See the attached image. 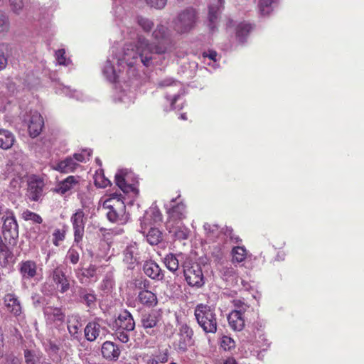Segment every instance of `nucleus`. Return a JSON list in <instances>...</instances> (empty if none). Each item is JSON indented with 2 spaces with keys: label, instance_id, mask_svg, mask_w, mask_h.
Here are the masks:
<instances>
[{
  "label": "nucleus",
  "instance_id": "35",
  "mask_svg": "<svg viewBox=\"0 0 364 364\" xmlns=\"http://www.w3.org/2000/svg\"><path fill=\"white\" fill-rule=\"evenodd\" d=\"M134 247L130 246L127 247L124 251V262L129 264L128 268L129 269H133L134 268V262L136 260L134 257Z\"/></svg>",
  "mask_w": 364,
  "mask_h": 364
},
{
  "label": "nucleus",
  "instance_id": "61",
  "mask_svg": "<svg viewBox=\"0 0 364 364\" xmlns=\"http://www.w3.org/2000/svg\"><path fill=\"white\" fill-rule=\"evenodd\" d=\"M221 272L224 276L230 277V276L232 275V274L234 273V271L232 267H223Z\"/></svg>",
  "mask_w": 364,
  "mask_h": 364
},
{
  "label": "nucleus",
  "instance_id": "60",
  "mask_svg": "<svg viewBox=\"0 0 364 364\" xmlns=\"http://www.w3.org/2000/svg\"><path fill=\"white\" fill-rule=\"evenodd\" d=\"M7 63V58L4 53H0V71L6 68Z\"/></svg>",
  "mask_w": 364,
  "mask_h": 364
},
{
  "label": "nucleus",
  "instance_id": "40",
  "mask_svg": "<svg viewBox=\"0 0 364 364\" xmlns=\"http://www.w3.org/2000/svg\"><path fill=\"white\" fill-rule=\"evenodd\" d=\"M66 228L63 229H55L53 233V243L55 246L58 247L60 242L63 241L65 238Z\"/></svg>",
  "mask_w": 364,
  "mask_h": 364
},
{
  "label": "nucleus",
  "instance_id": "28",
  "mask_svg": "<svg viewBox=\"0 0 364 364\" xmlns=\"http://www.w3.org/2000/svg\"><path fill=\"white\" fill-rule=\"evenodd\" d=\"M159 313L156 310H151L150 312L143 314L141 317V323L144 328H151L154 327L159 321Z\"/></svg>",
  "mask_w": 364,
  "mask_h": 364
},
{
  "label": "nucleus",
  "instance_id": "52",
  "mask_svg": "<svg viewBox=\"0 0 364 364\" xmlns=\"http://www.w3.org/2000/svg\"><path fill=\"white\" fill-rule=\"evenodd\" d=\"M206 234L210 237H215L218 233V227L216 225L205 223L203 225Z\"/></svg>",
  "mask_w": 364,
  "mask_h": 364
},
{
  "label": "nucleus",
  "instance_id": "8",
  "mask_svg": "<svg viewBox=\"0 0 364 364\" xmlns=\"http://www.w3.org/2000/svg\"><path fill=\"white\" fill-rule=\"evenodd\" d=\"M183 274L186 282L191 287L199 288L205 283L201 267L197 263L192 264L190 266L185 265Z\"/></svg>",
  "mask_w": 364,
  "mask_h": 364
},
{
  "label": "nucleus",
  "instance_id": "9",
  "mask_svg": "<svg viewBox=\"0 0 364 364\" xmlns=\"http://www.w3.org/2000/svg\"><path fill=\"white\" fill-rule=\"evenodd\" d=\"M74 231V242L78 245L82 240L85 233L86 218L84 211L78 209L70 218Z\"/></svg>",
  "mask_w": 364,
  "mask_h": 364
},
{
  "label": "nucleus",
  "instance_id": "3",
  "mask_svg": "<svg viewBox=\"0 0 364 364\" xmlns=\"http://www.w3.org/2000/svg\"><path fill=\"white\" fill-rule=\"evenodd\" d=\"M162 214L156 202H154L149 210L145 212L141 220V232L146 237L147 242L151 245H155L160 242L162 239V233L159 229L155 228H151L149 232L146 233L144 226L160 223L162 221Z\"/></svg>",
  "mask_w": 364,
  "mask_h": 364
},
{
  "label": "nucleus",
  "instance_id": "1",
  "mask_svg": "<svg viewBox=\"0 0 364 364\" xmlns=\"http://www.w3.org/2000/svg\"><path fill=\"white\" fill-rule=\"evenodd\" d=\"M171 31L165 25L159 23L152 33V36L160 45L153 46L148 43L144 38L138 36V51L140 52L141 63L146 67L151 63L153 53L162 54L166 51V46L164 45L171 38Z\"/></svg>",
  "mask_w": 364,
  "mask_h": 364
},
{
  "label": "nucleus",
  "instance_id": "16",
  "mask_svg": "<svg viewBox=\"0 0 364 364\" xmlns=\"http://www.w3.org/2000/svg\"><path fill=\"white\" fill-rule=\"evenodd\" d=\"M159 85L160 87H173L177 89V93L174 95H168L166 96L167 99L171 102V107L172 109H175L174 104L177 101L179 96L183 94V86L181 83L178 81L173 80L171 78H166L161 80Z\"/></svg>",
  "mask_w": 364,
  "mask_h": 364
},
{
  "label": "nucleus",
  "instance_id": "5",
  "mask_svg": "<svg viewBox=\"0 0 364 364\" xmlns=\"http://www.w3.org/2000/svg\"><path fill=\"white\" fill-rule=\"evenodd\" d=\"M198 18L197 11L192 7L181 11L173 21L175 31L180 34L190 32L195 28Z\"/></svg>",
  "mask_w": 364,
  "mask_h": 364
},
{
  "label": "nucleus",
  "instance_id": "48",
  "mask_svg": "<svg viewBox=\"0 0 364 364\" xmlns=\"http://www.w3.org/2000/svg\"><path fill=\"white\" fill-rule=\"evenodd\" d=\"M66 257L73 264H76L79 262V252L73 246L69 249Z\"/></svg>",
  "mask_w": 364,
  "mask_h": 364
},
{
  "label": "nucleus",
  "instance_id": "31",
  "mask_svg": "<svg viewBox=\"0 0 364 364\" xmlns=\"http://www.w3.org/2000/svg\"><path fill=\"white\" fill-rule=\"evenodd\" d=\"M102 73L106 78L111 82H117L119 78V75L109 59L105 62Z\"/></svg>",
  "mask_w": 364,
  "mask_h": 364
},
{
  "label": "nucleus",
  "instance_id": "4",
  "mask_svg": "<svg viewBox=\"0 0 364 364\" xmlns=\"http://www.w3.org/2000/svg\"><path fill=\"white\" fill-rule=\"evenodd\" d=\"M194 315L198 325L206 333H215L217 331L216 315L210 306L203 304H198Z\"/></svg>",
  "mask_w": 364,
  "mask_h": 364
},
{
  "label": "nucleus",
  "instance_id": "58",
  "mask_svg": "<svg viewBox=\"0 0 364 364\" xmlns=\"http://www.w3.org/2000/svg\"><path fill=\"white\" fill-rule=\"evenodd\" d=\"M124 330L118 329L116 333L118 339L122 343H127L129 340L130 332L131 331H124Z\"/></svg>",
  "mask_w": 364,
  "mask_h": 364
},
{
  "label": "nucleus",
  "instance_id": "19",
  "mask_svg": "<svg viewBox=\"0 0 364 364\" xmlns=\"http://www.w3.org/2000/svg\"><path fill=\"white\" fill-rule=\"evenodd\" d=\"M79 177L74 176H70L62 181H60L54 188L55 193L61 195L74 189L77 186L79 185Z\"/></svg>",
  "mask_w": 364,
  "mask_h": 364
},
{
  "label": "nucleus",
  "instance_id": "24",
  "mask_svg": "<svg viewBox=\"0 0 364 364\" xmlns=\"http://www.w3.org/2000/svg\"><path fill=\"white\" fill-rule=\"evenodd\" d=\"M68 330L70 334L76 339H79L80 337V333L79 331L82 326L80 321V317L78 315H70L68 317Z\"/></svg>",
  "mask_w": 364,
  "mask_h": 364
},
{
  "label": "nucleus",
  "instance_id": "38",
  "mask_svg": "<svg viewBox=\"0 0 364 364\" xmlns=\"http://www.w3.org/2000/svg\"><path fill=\"white\" fill-rule=\"evenodd\" d=\"M22 218L26 221L31 220L36 224H41L43 223V218L40 215L29 210H26L22 213Z\"/></svg>",
  "mask_w": 364,
  "mask_h": 364
},
{
  "label": "nucleus",
  "instance_id": "17",
  "mask_svg": "<svg viewBox=\"0 0 364 364\" xmlns=\"http://www.w3.org/2000/svg\"><path fill=\"white\" fill-rule=\"evenodd\" d=\"M116 326L122 330L132 331L134 329L135 322L132 314L127 310L123 311L115 321Z\"/></svg>",
  "mask_w": 364,
  "mask_h": 364
},
{
  "label": "nucleus",
  "instance_id": "63",
  "mask_svg": "<svg viewBox=\"0 0 364 364\" xmlns=\"http://www.w3.org/2000/svg\"><path fill=\"white\" fill-rule=\"evenodd\" d=\"M7 210H9V208H5L4 206L0 205V220H2V218L4 216L5 213Z\"/></svg>",
  "mask_w": 364,
  "mask_h": 364
},
{
  "label": "nucleus",
  "instance_id": "36",
  "mask_svg": "<svg viewBox=\"0 0 364 364\" xmlns=\"http://www.w3.org/2000/svg\"><path fill=\"white\" fill-rule=\"evenodd\" d=\"M46 314L50 316L54 321L63 322L65 319V314L59 308L48 307Z\"/></svg>",
  "mask_w": 364,
  "mask_h": 364
},
{
  "label": "nucleus",
  "instance_id": "14",
  "mask_svg": "<svg viewBox=\"0 0 364 364\" xmlns=\"http://www.w3.org/2000/svg\"><path fill=\"white\" fill-rule=\"evenodd\" d=\"M132 173L127 170L119 171L115 175L117 186L124 192H134L136 189L134 183H129Z\"/></svg>",
  "mask_w": 364,
  "mask_h": 364
},
{
  "label": "nucleus",
  "instance_id": "62",
  "mask_svg": "<svg viewBox=\"0 0 364 364\" xmlns=\"http://www.w3.org/2000/svg\"><path fill=\"white\" fill-rule=\"evenodd\" d=\"M150 282L146 279L140 282V285H143L144 290H148L150 288Z\"/></svg>",
  "mask_w": 364,
  "mask_h": 364
},
{
  "label": "nucleus",
  "instance_id": "64",
  "mask_svg": "<svg viewBox=\"0 0 364 364\" xmlns=\"http://www.w3.org/2000/svg\"><path fill=\"white\" fill-rule=\"evenodd\" d=\"M223 364H237V363L233 358H228L224 361Z\"/></svg>",
  "mask_w": 364,
  "mask_h": 364
},
{
  "label": "nucleus",
  "instance_id": "54",
  "mask_svg": "<svg viewBox=\"0 0 364 364\" xmlns=\"http://www.w3.org/2000/svg\"><path fill=\"white\" fill-rule=\"evenodd\" d=\"M233 304L235 308V310H240L241 314H243L245 311L249 308V306L241 299L234 300Z\"/></svg>",
  "mask_w": 364,
  "mask_h": 364
},
{
  "label": "nucleus",
  "instance_id": "11",
  "mask_svg": "<svg viewBox=\"0 0 364 364\" xmlns=\"http://www.w3.org/2000/svg\"><path fill=\"white\" fill-rule=\"evenodd\" d=\"M100 321V319H95L86 325L84 333L85 337L88 341H94L107 334V329L102 326Z\"/></svg>",
  "mask_w": 364,
  "mask_h": 364
},
{
  "label": "nucleus",
  "instance_id": "18",
  "mask_svg": "<svg viewBox=\"0 0 364 364\" xmlns=\"http://www.w3.org/2000/svg\"><path fill=\"white\" fill-rule=\"evenodd\" d=\"M144 274L152 279L161 281L164 279V274L159 266L154 261H146L143 265Z\"/></svg>",
  "mask_w": 364,
  "mask_h": 364
},
{
  "label": "nucleus",
  "instance_id": "45",
  "mask_svg": "<svg viewBox=\"0 0 364 364\" xmlns=\"http://www.w3.org/2000/svg\"><path fill=\"white\" fill-rule=\"evenodd\" d=\"M10 28L9 16L0 11V33L7 32Z\"/></svg>",
  "mask_w": 364,
  "mask_h": 364
},
{
  "label": "nucleus",
  "instance_id": "51",
  "mask_svg": "<svg viewBox=\"0 0 364 364\" xmlns=\"http://www.w3.org/2000/svg\"><path fill=\"white\" fill-rule=\"evenodd\" d=\"M25 361L26 364H37L38 358L36 354L30 350H26L24 351Z\"/></svg>",
  "mask_w": 364,
  "mask_h": 364
},
{
  "label": "nucleus",
  "instance_id": "32",
  "mask_svg": "<svg viewBox=\"0 0 364 364\" xmlns=\"http://www.w3.org/2000/svg\"><path fill=\"white\" fill-rule=\"evenodd\" d=\"M118 206L116 204H112V200H105L103 203V207L109 209V211L107 213V217L112 223L117 222L119 219V215L116 210V207Z\"/></svg>",
  "mask_w": 364,
  "mask_h": 364
},
{
  "label": "nucleus",
  "instance_id": "43",
  "mask_svg": "<svg viewBox=\"0 0 364 364\" xmlns=\"http://www.w3.org/2000/svg\"><path fill=\"white\" fill-rule=\"evenodd\" d=\"M191 344L192 339L179 336V340L175 343L174 346L178 350L185 352Z\"/></svg>",
  "mask_w": 364,
  "mask_h": 364
},
{
  "label": "nucleus",
  "instance_id": "22",
  "mask_svg": "<svg viewBox=\"0 0 364 364\" xmlns=\"http://www.w3.org/2000/svg\"><path fill=\"white\" fill-rule=\"evenodd\" d=\"M4 303L8 310L17 316L21 314V306L18 297L14 294H7L4 296Z\"/></svg>",
  "mask_w": 364,
  "mask_h": 364
},
{
  "label": "nucleus",
  "instance_id": "53",
  "mask_svg": "<svg viewBox=\"0 0 364 364\" xmlns=\"http://www.w3.org/2000/svg\"><path fill=\"white\" fill-rule=\"evenodd\" d=\"M221 346L225 350H230L235 347V341L228 336H223L221 341Z\"/></svg>",
  "mask_w": 364,
  "mask_h": 364
},
{
  "label": "nucleus",
  "instance_id": "20",
  "mask_svg": "<svg viewBox=\"0 0 364 364\" xmlns=\"http://www.w3.org/2000/svg\"><path fill=\"white\" fill-rule=\"evenodd\" d=\"M225 0H217L215 3H211L208 9L209 27L213 31L219 16L220 9L223 7Z\"/></svg>",
  "mask_w": 364,
  "mask_h": 364
},
{
  "label": "nucleus",
  "instance_id": "25",
  "mask_svg": "<svg viewBox=\"0 0 364 364\" xmlns=\"http://www.w3.org/2000/svg\"><path fill=\"white\" fill-rule=\"evenodd\" d=\"M78 166L71 156H68L58 162L53 168L61 173H70L73 172Z\"/></svg>",
  "mask_w": 364,
  "mask_h": 364
},
{
  "label": "nucleus",
  "instance_id": "59",
  "mask_svg": "<svg viewBox=\"0 0 364 364\" xmlns=\"http://www.w3.org/2000/svg\"><path fill=\"white\" fill-rule=\"evenodd\" d=\"M97 267L95 265L90 264L87 268L85 269L82 274L83 276L92 278L96 276Z\"/></svg>",
  "mask_w": 364,
  "mask_h": 364
},
{
  "label": "nucleus",
  "instance_id": "41",
  "mask_svg": "<svg viewBox=\"0 0 364 364\" xmlns=\"http://www.w3.org/2000/svg\"><path fill=\"white\" fill-rule=\"evenodd\" d=\"M274 0H261L259 4V9L261 15L266 16L270 14L272 11V4Z\"/></svg>",
  "mask_w": 364,
  "mask_h": 364
},
{
  "label": "nucleus",
  "instance_id": "57",
  "mask_svg": "<svg viewBox=\"0 0 364 364\" xmlns=\"http://www.w3.org/2000/svg\"><path fill=\"white\" fill-rule=\"evenodd\" d=\"M55 58L58 64L67 65L65 52L64 49H59L55 52Z\"/></svg>",
  "mask_w": 364,
  "mask_h": 364
},
{
  "label": "nucleus",
  "instance_id": "47",
  "mask_svg": "<svg viewBox=\"0 0 364 364\" xmlns=\"http://www.w3.org/2000/svg\"><path fill=\"white\" fill-rule=\"evenodd\" d=\"M144 1L149 6L159 10L163 9L167 4V0H144Z\"/></svg>",
  "mask_w": 364,
  "mask_h": 364
},
{
  "label": "nucleus",
  "instance_id": "15",
  "mask_svg": "<svg viewBox=\"0 0 364 364\" xmlns=\"http://www.w3.org/2000/svg\"><path fill=\"white\" fill-rule=\"evenodd\" d=\"M44 122L42 116L38 112L30 113L28 122V129L31 137L34 138L38 136L43 127Z\"/></svg>",
  "mask_w": 364,
  "mask_h": 364
},
{
  "label": "nucleus",
  "instance_id": "27",
  "mask_svg": "<svg viewBox=\"0 0 364 364\" xmlns=\"http://www.w3.org/2000/svg\"><path fill=\"white\" fill-rule=\"evenodd\" d=\"M13 257L12 251L7 247L0 235V266L6 267Z\"/></svg>",
  "mask_w": 364,
  "mask_h": 364
},
{
  "label": "nucleus",
  "instance_id": "37",
  "mask_svg": "<svg viewBox=\"0 0 364 364\" xmlns=\"http://www.w3.org/2000/svg\"><path fill=\"white\" fill-rule=\"evenodd\" d=\"M178 223H173L172 232L178 240H186L188 237V230L184 226L178 225ZM171 233V232H169Z\"/></svg>",
  "mask_w": 364,
  "mask_h": 364
},
{
  "label": "nucleus",
  "instance_id": "2",
  "mask_svg": "<svg viewBox=\"0 0 364 364\" xmlns=\"http://www.w3.org/2000/svg\"><path fill=\"white\" fill-rule=\"evenodd\" d=\"M47 279L41 287L45 295H53L55 291L65 294L71 287L70 278L66 275V268L62 264L50 270Z\"/></svg>",
  "mask_w": 364,
  "mask_h": 364
},
{
  "label": "nucleus",
  "instance_id": "50",
  "mask_svg": "<svg viewBox=\"0 0 364 364\" xmlns=\"http://www.w3.org/2000/svg\"><path fill=\"white\" fill-rule=\"evenodd\" d=\"M114 285V279L112 275L107 274L102 283V289L103 290L109 291Z\"/></svg>",
  "mask_w": 364,
  "mask_h": 364
},
{
  "label": "nucleus",
  "instance_id": "49",
  "mask_svg": "<svg viewBox=\"0 0 364 364\" xmlns=\"http://www.w3.org/2000/svg\"><path fill=\"white\" fill-rule=\"evenodd\" d=\"M193 336V331L187 324H183L180 327L179 336L192 339Z\"/></svg>",
  "mask_w": 364,
  "mask_h": 364
},
{
  "label": "nucleus",
  "instance_id": "55",
  "mask_svg": "<svg viewBox=\"0 0 364 364\" xmlns=\"http://www.w3.org/2000/svg\"><path fill=\"white\" fill-rule=\"evenodd\" d=\"M83 152L84 153H75L73 154L72 158L74 161H77L78 162H83L86 159L85 154L87 159H89V157L91 156V151L84 150Z\"/></svg>",
  "mask_w": 364,
  "mask_h": 364
},
{
  "label": "nucleus",
  "instance_id": "46",
  "mask_svg": "<svg viewBox=\"0 0 364 364\" xmlns=\"http://www.w3.org/2000/svg\"><path fill=\"white\" fill-rule=\"evenodd\" d=\"M11 11L18 15L23 11L24 3L23 0H9Z\"/></svg>",
  "mask_w": 364,
  "mask_h": 364
},
{
  "label": "nucleus",
  "instance_id": "39",
  "mask_svg": "<svg viewBox=\"0 0 364 364\" xmlns=\"http://www.w3.org/2000/svg\"><path fill=\"white\" fill-rule=\"evenodd\" d=\"M232 262H241L246 257V250L242 247H235L232 250Z\"/></svg>",
  "mask_w": 364,
  "mask_h": 364
},
{
  "label": "nucleus",
  "instance_id": "13",
  "mask_svg": "<svg viewBox=\"0 0 364 364\" xmlns=\"http://www.w3.org/2000/svg\"><path fill=\"white\" fill-rule=\"evenodd\" d=\"M44 183L41 179L31 180L28 183L26 196L31 201H39L43 197Z\"/></svg>",
  "mask_w": 364,
  "mask_h": 364
},
{
  "label": "nucleus",
  "instance_id": "56",
  "mask_svg": "<svg viewBox=\"0 0 364 364\" xmlns=\"http://www.w3.org/2000/svg\"><path fill=\"white\" fill-rule=\"evenodd\" d=\"M121 197L122 195L120 193L115 192L110 193L109 196V198H107V200H112V204H116L117 205L123 207L124 203L122 201Z\"/></svg>",
  "mask_w": 364,
  "mask_h": 364
},
{
  "label": "nucleus",
  "instance_id": "33",
  "mask_svg": "<svg viewBox=\"0 0 364 364\" xmlns=\"http://www.w3.org/2000/svg\"><path fill=\"white\" fill-rule=\"evenodd\" d=\"M252 29L250 24L247 23H241L237 26L236 36L238 41L243 43L245 38Z\"/></svg>",
  "mask_w": 364,
  "mask_h": 364
},
{
  "label": "nucleus",
  "instance_id": "12",
  "mask_svg": "<svg viewBox=\"0 0 364 364\" xmlns=\"http://www.w3.org/2000/svg\"><path fill=\"white\" fill-rule=\"evenodd\" d=\"M22 280L30 281L38 276V264L32 259L22 260L18 264Z\"/></svg>",
  "mask_w": 364,
  "mask_h": 364
},
{
  "label": "nucleus",
  "instance_id": "30",
  "mask_svg": "<svg viewBox=\"0 0 364 364\" xmlns=\"http://www.w3.org/2000/svg\"><path fill=\"white\" fill-rule=\"evenodd\" d=\"M79 296L81 301L85 304L87 307L92 308L95 306L97 298L93 291L81 289L79 291Z\"/></svg>",
  "mask_w": 364,
  "mask_h": 364
},
{
  "label": "nucleus",
  "instance_id": "6",
  "mask_svg": "<svg viewBox=\"0 0 364 364\" xmlns=\"http://www.w3.org/2000/svg\"><path fill=\"white\" fill-rule=\"evenodd\" d=\"M116 58L119 65L125 64L127 65L128 78L130 80H134L136 77V44L134 43H126L122 54Z\"/></svg>",
  "mask_w": 364,
  "mask_h": 364
},
{
  "label": "nucleus",
  "instance_id": "23",
  "mask_svg": "<svg viewBox=\"0 0 364 364\" xmlns=\"http://www.w3.org/2000/svg\"><path fill=\"white\" fill-rule=\"evenodd\" d=\"M230 326L234 331H241L245 326L243 314H241L240 310H233L228 317Z\"/></svg>",
  "mask_w": 364,
  "mask_h": 364
},
{
  "label": "nucleus",
  "instance_id": "21",
  "mask_svg": "<svg viewBox=\"0 0 364 364\" xmlns=\"http://www.w3.org/2000/svg\"><path fill=\"white\" fill-rule=\"evenodd\" d=\"M101 352L102 356L108 360L115 361L120 355L119 347L111 341H106L102 344Z\"/></svg>",
  "mask_w": 364,
  "mask_h": 364
},
{
  "label": "nucleus",
  "instance_id": "10",
  "mask_svg": "<svg viewBox=\"0 0 364 364\" xmlns=\"http://www.w3.org/2000/svg\"><path fill=\"white\" fill-rule=\"evenodd\" d=\"M167 209V214L168 219L166 222V229L168 232H172L173 228V223H179L182 220L186 217V205L183 203H178Z\"/></svg>",
  "mask_w": 364,
  "mask_h": 364
},
{
  "label": "nucleus",
  "instance_id": "26",
  "mask_svg": "<svg viewBox=\"0 0 364 364\" xmlns=\"http://www.w3.org/2000/svg\"><path fill=\"white\" fill-rule=\"evenodd\" d=\"M15 136L14 134L4 129H0V148L7 150L14 145Z\"/></svg>",
  "mask_w": 364,
  "mask_h": 364
},
{
  "label": "nucleus",
  "instance_id": "29",
  "mask_svg": "<svg viewBox=\"0 0 364 364\" xmlns=\"http://www.w3.org/2000/svg\"><path fill=\"white\" fill-rule=\"evenodd\" d=\"M138 299L140 300L141 304L149 307H153L158 303L156 294L149 290L141 291L138 295Z\"/></svg>",
  "mask_w": 364,
  "mask_h": 364
},
{
  "label": "nucleus",
  "instance_id": "44",
  "mask_svg": "<svg viewBox=\"0 0 364 364\" xmlns=\"http://www.w3.org/2000/svg\"><path fill=\"white\" fill-rule=\"evenodd\" d=\"M217 53L214 50H208V52H205L203 54V57L206 60V58L208 59L209 62L205 63L208 65H211L214 69L217 68Z\"/></svg>",
  "mask_w": 364,
  "mask_h": 364
},
{
  "label": "nucleus",
  "instance_id": "42",
  "mask_svg": "<svg viewBox=\"0 0 364 364\" xmlns=\"http://www.w3.org/2000/svg\"><path fill=\"white\" fill-rule=\"evenodd\" d=\"M138 26L141 28L144 32H150L154 27V22L145 17H138Z\"/></svg>",
  "mask_w": 364,
  "mask_h": 364
},
{
  "label": "nucleus",
  "instance_id": "34",
  "mask_svg": "<svg viewBox=\"0 0 364 364\" xmlns=\"http://www.w3.org/2000/svg\"><path fill=\"white\" fill-rule=\"evenodd\" d=\"M164 264L167 269L172 272H175L178 269V260L173 254H169L165 257Z\"/></svg>",
  "mask_w": 364,
  "mask_h": 364
},
{
  "label": "nucleus",
  "instance_id": "7",
  "mask_svg": "<svg viewBox=\"0 0 364 364\" xmlns=\"http://www.w3.org/2000/svg\"><path fill=\"white\" fill-rule=\"evenodd\" d=\"M2 218V234L6 242L11 245H16L18 240V225L11 210H7Z\"/></svg>",
  "mask_w": 364,
  "mask_h": 364
}]
</instances>
